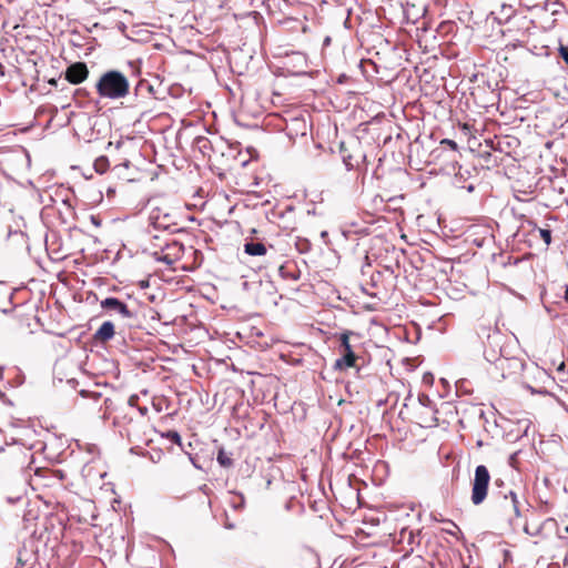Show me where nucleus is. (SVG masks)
Instances as JSON below:
<instances>
[{
	"label": "nucleus",
	"mask_w": 568,
	"mask_h": 568,
	"mask_svg": "<svg viewBox=\"0 0 568 568\" xmlns=\"http://www.w3.org/2000/svg\"><path fill=\"white\" fill-rule=\"evenodd\" d=\"M95 90L101 99L120 100L129 94L130 82L122 72L109 70L100 75Z\"/></svg>",
	"instance_id": "obj_1"
},
{
	"label": "nucleus",
	"mask_w": 568,
	"mask_h": 568,
	"mask_svg": "<svg viewBox=\"0 0 568 568\" xmlns=\"http://www.w3.org/2000/svg\"><path fill=\"white\" fill-rule=\"evenodd\" d=\"M150 254L159 262L174 265L185 254L186 250L180 242L169 236L153 235L148 247Z\"/></svg>",
	"instance_id": "obj_2"
},
{
	"label": "nucleus",
	"mask_w": 568,
	"mask_h": 568,
	"mask_svg": "<svg viewBox=\"0 0 568 568\" xmlns=\"http://www.w3.org/2000/svg\"><path fill=\"white\" fill-rule=\"evenodd\" d=\"M339 152L344 164L348 170L358 168L364 163L366 154L363 150L362 143L357 138H352L339 145Z\"/></svg>",
	"instance_id": "obj_3"
},
{
	"label": "nucleus",
	"mask_w": 568,
	"mask_h": 568,
	"mask_svg": "<svg viewBox=\"0 0 568 568\" xmlns=\"http://www.w3.org/2000/svg\"><path fill=\"white\" fill-rule=\"evenodd\" d=\"M149 219L154 229L171 232L180 230L176 214L168 206L153 207Z\"/></svg>",
	"instance_id": "obj_4"
},
{
	"label": "nucleus",
	"mask_w": 568,
	"mask_h": 568,
	"mask_svg": "<svg viewBox=\"0 0 568 568\" xmlns=\"http://www.w3.org/2000/svg\"><path fill=\"white\" fill-rule=\"evenodd\" d=\"M489 483L490 474L488 468L484 465L477 466L471 487V501L474 505L484 503L488 495Z\"/></svg>",
	"instance_id": "obj_5"
},
{
	"label": "nucleus",
	"mask_w": 568,
	"mask_h": 568,
	"mask_svg": "<svg viewBox=\"0 0 568 568\" xmlns=\"http://www.w3.org/2000/svg\"><path fill=\"white\" fill-rule=\"evenodd\" d=\"M352 332L347 331L341 334L339 342L342 348V357L336 359L335 369L346 371L348 368H356L359 371L357 366L358 356L354 353L353 347L349 343V336Z\"/></svg>",
	"instance_id": "obj_6"
},
{
	"label": "nucleus",
	"mask_w": 568,
	"mask_h": 568,
	"mask_svg": "<svg viewBox=\"0 0 568 568\" xmlns=\"http://www.w3.org/2000/svg\"><path fill=\"white\" fill-rule=\"evenodd\" d=\"M415 422L424 428L437 427L439 425L437 417V409L429 404L420 402L418 408L415 410Z\"/></svg>",
	"instance_id": "obj_7"
},
{
	"label": "nucleus",
	"mask_w": 568,
	"mask_h": 568,
	"mask_svg": "<svg viewBox=\"0 0 568 568\" xmlns=\"http://www.w3.org/2000/svg\"><path fill=\"white\" fill-rule=\"evenodd\" d=\"M89 77V69L84 62H74L70 64L65 72L64 78L71 84H80Z\"/></svg>",
	"instance_id": "obj_8"
},
{
	"label": "nucleus",
	"mask_w": 568,
	"mask_h": 568,
	"mask_svg": "<svg viewBox=\"0 0 568 568\" xmlns=\"http://www.w3.org/2000/svg\"><path fill=\"white\" fill-rule=\"evenodd\" d=\"M101 307L106 311L119 313L125 318H131L133 313L129 310L128 305L115 297H106L101 301Z\"/></svg>",
	"instance_id": "obj_9"
},
{
	"label": "nucleus",
	"mask_w": 568,
	"mask_h": 568,
	"mask_svg": "<svg viewBox=\"0 0 568 568\" xmlns=\"http://www.w3.org/2000/svg\"><path fill=\"white\" fill-rule=\"evenodd\" d=\"M115 335L114 324L110 321L103 322L102 325L98 328V331L93 335V339L97 343L105 344L110 339H112Z\"/></svg>",
	"instance_id": "obj_10"
},
{
	"label": "nucleus",
	"mask_w": 568,
	"mask_h": 568,
	"mask_svg": "<svg viewBox=\"0 0 568 568\" xmlns=\"http://www.w3.org/2000/svg\"><path fill=\"white\" fill-rule=\"evenodd\" d=\"M244 252L252 256H262L267 252V247L263 243L250 242L244 245Z\"/></svg>",
	"instance_id": "obj_11"
},
{
	"label": "nucleus",
	"mask_w": 568,
	"mask_h": 568,
	"mask_svg": "<svg viewBox=\"0 0 568 568\" xmlns=\"http://www.w3.org/2000/svg\"><path fill=\"white\" fill-rule=\"evenodd\" d=\"M506 507L508 508V517H518L519 516V507L516 494L510 491L509 497L505 496Z\"/></svg>",
	"instance_id": "obj_12"
},
{
	"label": "nucleus",
	"mask_w": 568,
	"mask_h": 568,
	"mask_svg": "<svg viewBox=\"0 0 568 568\" xmlns=\"http://www.w3.org/2000/svg\"><path fill=\"white\" fill-rule=\"evenodd\" d=\"M278 272L283 278H291L294 281L298 278V275L295 274L294 268L290 264L280 265Z\"/></svg>",
	"instance_id": "obj_13"
},
{
	"label": "nucleus",
	"mask_w": 568,
	"mask_h": 568,
	"mask_svg": "<svg viewBox=\"0 0 568 568\" xmlns=\"http://www.w3.org/2000/svg\"><path fill=\"white\" fill-rule=\"evenodd\" d=\"M93 166L98 173L103 174L108 171L110 162L106 156L102 155L94 161Z\"/></svg>",
	"instance_id": "obj_14"
},
{
	"label": "nucleus",
	"mask_w": 568,
	"mask_h": 568,
	"mask_svg": "<svg viewBox=\"0 0 568 568\" xmlns=\"http://www.w3.org/2000/svg\"><path fill=\"white\" fill-rule=\"evenodd\" d=\"M217 462L221 466L226 468L233 465L232 457L223 448H221L217 453Z\"/></svg>",
	"instance_id": "obj_15"
},
{
	"label": "nucleus",
	"mask_w": 568,
	"mask_h": 568,
	"mask_svg": "<svg viewBox=\"0 0 568 568\" xmlns=\"http://www.w3.org/2000/svg\"><path fill=\"white\" fill-rule=\"evenodd\" d=\"M459 128L468 139L475 138L476 130H474V126L471 124L462 123L459 124Z\"/></svg>",
	"instance_id": "obj_16"
},
{
	"label": "nucleus",
	"mask_w": 568,
	"mask_h": 568,
	"mask_svg": "<svg viewBox=\"0 0 568 568\" xmlns=\"http://www.w3.org/2000/svg\"><path fill=\"white\" fill-rule=\"evenodd\" d=\"M520 2L529 10L539 8L544 4V0H520Z\"/></svg>",
	"instance_id": "obj_17"
},
{
	"label": "nucleus",
	"mask_w": 568,
	"mask_h": 568,
	"mask_svg": "<svg viewBox=\"0 0 568 568\" xmlns=\"http://www.w3.org/2000/svg\"><path fill=\"white\" fill-rule=\"evenodd\" d=\"M165 437L174 443V444H178V445H181V436L178 432L175 430H169L166 434H165Z\"/></svg>",
	"instance_id": "obj_18"
},
{
	"label": "nucleus",
	"mask_w": 568,
	"mask_h": 568,
	"mask_svg": "<svg viewBox=\"0 0 568 568\" xmlns=\"http://www.w3.org/2000/svg\"><path fill=\"white\" fill-rule=\"evenodd\" d=\"M540 237L544 240V242L549 245L551 242V232L550 230L546 229H539Z\"/></svg>",
	"instance_id": "obj_19"
},
{
	"label": "nucleus",
	"mask_w": 568,
	"mask_h": 568,
	"mask_svg": "<svg viewBox=\"0 0 568 568\" xmlns=\"http://www.w3.org/2000/svg\"><path fill=\"white\" fill-rule=\"evenodd\" d=\"M559 55L565 61V63L568 65V45L560 44L559 49Z\"/></svg>",
	"instance_id": "obj_20"
},
{
	"label": "nucleus",
	"mask_w": 568,
	"mask_h": 568,
	"mask_svg": "<svg viewBox=\"0 0 568 568\" xmlns=\"http://www.w3.org/2000/svg\"><path fill=\"white\" fill-rule=\"evenodd\" d=\"M440 144L448 145L452 150L457 151L458 146L457 143L450 139H444L440 141Z\"/></svg>",
	"instance_id": "obj_21"
},
{
	"label": "nucleus",
	"mask_w": 568,
	"mask_h": 568,
	"mask_svg": "<svg viewBox=\"0 0 568 568\" xmlns=\"http://www.w3.org/2000/svg\"><path fill=\"white\" fill-rule=\"evenodd\" d=\"M187 252H189L190 254L194 255V257H195V258H196L197 256L202 257V254H201L199 251L194 250L192 246H190V247L187 248Z\"/></svg>",
	"instance_id": "obj_22"
},
{
	"label": "nucleus",
	"mask_w": 568,
	"mask_h": 568,
	"mask_svg": "<svg viewBox=\"0 0 568 568\" xmlns=\"http://www.w3.org/2000/svg\"><path fill=\"white\" fill-rule=\"evenodd\" d=\"M564 300L568 303V285L565 288Z\"/></svg>",
	"instance_id": "obj_23"
},
{
	"label": "nucleus",
	"mask_w": 568,
	"mask_h": 568,
	"mask_svg": "<svg viewBox=\"0 0 568 568\" xmlns=\"http://www.w3.org/2000/svg\"><path fill=\"white\" fill-rule=\"evenodd\" d=\"M558 372H564L565 371V363L561 362L560 365L558 366L557 368Z\"/></svg>",
	"instance_id": "obj_24"
},
{
	"label": "nucleus",
	"mask_w": 568,
	"mask_h": 568,
	"mask_svg": "<svg viewBox=\"0 0 568 568\" xmlns=\"http://www.w3.org/2000/svg\"><path fill=\"white\" fill-rule=\"evenodd\" d=\"M4 366H0V381L3 379Z\"/></svg>",
	"instance_id": "obj_25"
},
{
	"label": "nucleus",
	"mask_w": 568,
	"mask_h": 568,
	"mask_svg": "<svg viewBox=\"0 0 568 568\" xmlns=\"http://www.w3.org/2000/svg\"><path fill=\"white\" fill-rule=\"evenodd\" d=\"M50 84H57V80L52 79L49 81Z\"/></svg>",
	"instance_id": "obj_26"
},
{
	"label": "nucleus",
	"mask_w": 568,
	"mask_h": 568,
	"mask_svg": "<svg viewBox=\"0 0 568 568\" xmlns=\"http://www.w3.org/2000/svg\"><path fill=\"white\" fill-rule=\"evenodd\" d=\"M3 67L2 64L0 63V73L3 74V71H2Z\"/></svg>",
	"instance_id": "obj_27"
},
{
	"label": "nucleus",
	"mask_w": 568,
	"mask_h": 568,
	"mask_svg": "<svg viewBox=\"0 0 568 568\" xmlns=\"http://www.w3.org/2000/svg\"><path fill=\"white\" fill-rule=\"evenodd\" d=\"M182 268H183V270H187V268H189V266L184 264V265H182Z\"/></svg>",
	"instance_id": "obj_28"
},
{
	"label": "nucleus",
	"mask_w": 568,
	"mask_h": 568,
	"mask_svg": "<svg viewBox=\"0 0 568 568\" xmlns=\"http://www.w3.org/2000/svg\"><path fill=\"white\" fill-rule=\"evenodd\" d=\"M4 394L2 392H0V396H3Z\"/></svg>",
	"instance_id": "obj_29"
},
{
	"label": "nucleus",
	"mask_w": 568,
	"mask_h": 568,
	"mask_svg": "<svg viewBox=\"0 0 568 568\" xmlns=\"http://www.w3.org/2000/svg\"><path fill=\"white\" fill-rule=\"evenodd\" d=\"M566 531L568 532V526L566 527Z\"/></svg>",
	"instance_id": "obj_30"
}]
</instances>
